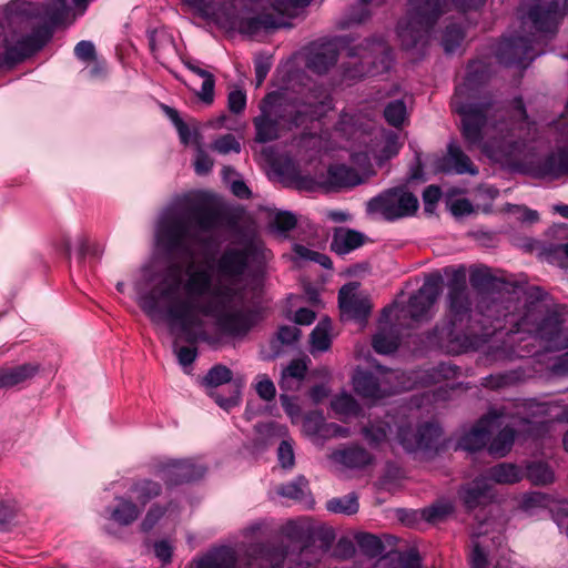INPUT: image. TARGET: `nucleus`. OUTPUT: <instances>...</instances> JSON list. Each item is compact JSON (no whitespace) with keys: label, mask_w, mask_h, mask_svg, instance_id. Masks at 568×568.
Wrapping results in <instances>:
<instances>
[{"label":"nucleus","mask_w":568,"mask_h":568,"mask_svg":"<svg viewBox=\"0 0 568 568\" xmlns=\"http://www.w3.org/2000/svg\"><path fill=\"white\" fill-rule=\"evenodd\" d=\"M331 327V320L328 317H324L313 328L310 335V342L314 349L320 352H326L329 349L332 345V339L329 335Z\"/></svg>","instance_id":"c03bdc74"},{"label":"nucleus","mask_w":568,"mask_h":568,"mask_svg":"<svg viewBox=\"0 0 568 568\" xmlns=\"http://www.w3.org/2000/svg\"><path fill=\"white\" fill-rule=\"evenodd\" d=\"M213 315L219 331L231 337L246 336L260 321V312L252 307L214 311Z\"/></svg>","instance_id":"f3484780"},{"label":"nucleus","mask_w":568,"mask_h":568,"mask_svg":"<svg viewBox=\"0 0 568 568\" xmlns=\"http://www.w3.org/2000/svg\"><path fill=\"white\" fill-rule=\"evenodd\" d=\"M372 346L377 354L388 355L398 349L399 339L394 334L378 332L373 336Z\"/></svg>","instance_id":"8fccbe9b"},{"label":"nucleus","mask_w":568,"mask_h":568,"mask_svg":"<svg viewBox=\"0 0 568 568\" xmlns=\"http://www.w3.org/2000/svg\"><path fill=\"white\" fill-rule=\"evenodd\" d=\"M405 115L406 105L402 100L390 101L384 109L386 122L394 128H399L404 123Z\"/></svg>","instance_id":"5fc2aeb1"},{"label":"nucleus","mask_w":568,"mask_h":568,"mask_svg":"<svg viewBox=\"0 0 568 568\" xmlns=\"http://www.w3.org/2000/svg\"><path fill=\"white\" fill-rule=\"evenodd\" d=\"M203 320L176 321L174 332H170L174 336V345L180 342L187 345H196L200 341L206 339V332L203 329Z\"/></svg>","instance_id":"7c9ffc66"},{"label":"nucleus","mask_w":568,"mask_h":568,"mask_svg":"<svg viewBox=\"0 0 568 568\" xmlns=\"http://www.w3.org/2000/svg\"><path fill=\"white\" fill-rule=\"evenodd\" d=\"M69 13L67 0H49L42 4L40 14L51 26L61 24Z\"/></svg>","instance_id":"37998d69"},{"label":"nucleus","mask_w":568,"mask_h":568,"mask_svg":"<svg viewBox=\"0 0 568 568\" xmlns=\"http://www.w3.org/2000/svg\"><path fill=\"white\" fill-rule=\"evenodd\" d=\"M229 396H223L217 392H211L210 396L223 409L229 410L240 404L242 381H233L232 371L222 364L212 366L202 379V384L210 388H216L224 384H230Z\"/></svg>","instance_id":"dca6fc26"},{"label":"nucleus","mask_w":568,"mask_h":568,"mask_svg":"<svg viewBox=\"0 0 568 568\" xmlns=\"http://www.w3.org/2000/svg\"><path fill=\"white\" fill-rule=\"evenodd\" d=\"M200 314L210 316L214 314L212 303L201 304L194 297L179 298L162 310L160 315L168 321L170 332H174L176 321L202 320Z\"/></svg>","instance_id":"4be33fe9"},{"label":"nucleus","mask_w":568,"mask_h":568,"mask_svg":"<svg viewBox=\"0 0 568 568\" xmlns=\"http://www.w3.org/2000/svg\"><path fill=\"white\" fill-rule=\"evenodd\" d=\"M469 283L476 292L475 297L484 305H498L504 312L500 318L505 322L510 311L515 308L511 294H516L520 284L513 278H498L488 268H475L470 272Z\"/></svg>","instance_id":"9d476101"},{"label":"nucleus","mask_w":568,"mask_h":568,"mask_svg":"<svg viewBox=\"0 0 568 568\" xmlns=\"http://www.w3.org/2000/svg\"><path fill=\"white\" fill-rule=\"evenodd\" d=\"M491 486L486 478H476L458 490V497L467 510H474L490 498Z\"/></svg>","instance_id":"bb28decb"},{"label":"nucleus","mask_w":568,"mask_h":568,"mask_svg":"<svg viewBox=\"0 0 568 568\" xmlns=\"http://www.w3.org/2000/svg\"><path fill=\"white\" fill-rule=\"evenodd\" d=\"M366 235L348 227H337L334 231L331 250L338 255H345L363 246Z\"/></svg>","instance_id":"c85d7f7f"},{"label":"nucleus","mask_w":568,"mask_h":568,"mask_svg":"<svg viewBox=\"0 0 568 568\" xmlns=\"http://www.w3.org/2000/svg\"><path fill=\"white\" fill-rule=\"evenodd\" d=\"M354 388L363 397L373 398L378 395L379 384L373 374L362 372L354 377Z\"/></svg>","instance_id":"09e8293b"},{"label":"nucleus","mask_w":568,"mask_h":568,"mask_svg":"<svg viewBox=\"0 0 568 568\" xmlns=\"http://www.w3.org/2000/svg\"><path fill=\"white\" fill-rule=\"evenodd\" d=\"M116 500L118 505L111 510L110 518L121 526H129L134 523L141 514L138 504L124 497H116Z\"/></svg>","instance_id":"c9c22d12"},{"label":"nucleus","mask_w":568,"mask_h":568,"mask_svg":"<svg viewBox=\"0 0 568 568\" xmlns=\"http://www.w3.org/2000/svg\"><path fill=\"white\" fill-rule=\"evenodd\" d=\"M272 224L280 232H290L295 229L297 219L292 212L280 211L275 214Z\"/></svg>","instance_id":"0e129e2a"},{"label":"nucleus","mask_w":568,"mask_h":568,"mask_svg":"<svg viewBox=\"0 0 568 568\" xmlns=\"http://www.w3.org/2000/svg\"><path fill=\"white\" fill-rule=\"evenodd\" d=\"M331 406L334 412L345 415L356 414L359 408L356 399L348 394H342L335 397L332 400Z\"/></svg>","instance_id":"13d9d810"},{"label":"nucleus","mask_w":568,"mask_h":568,"mask_svg":"<svg viewBox=\"0 0 568 568\" xmlns=\"http://www.w3.org/2000/svg\"><path fill=\"white\" fill-rule=\"evenodd\" d=\"M443 277L438 272L426 276L423 285L414 293L407 304V313L414 321L424 320L439 296Z\"/></svg>","instance_id":"6ab92c4d"},{"label":"nucleus","mask_w":568,"mask_h":568,"mask_svg":"<svg viewBox=\"0 0 568 568\" xmlns=\"http://www.w3.org/2000/svg\"><path fill=\"white\" fill-rule=\"evenodd\" d=\"M390 432L392 426L387 420L374 419L368 420V423L362 427L361 433L368 445L376 448L387 440Z\"/></svg>","instance_id":"4c0bfd02"},{"label":"nucleus","mask_w":568,"mask_h":568,"mask_svg":"<svg viewBox=\"0 0 568 568\" xmlns=\"http://www.w3.org/2000/svg\"><path fill=\"white\" fill-rule=\"evenodd\" d=\"M327 182L334 187H351L362 183L358 172L346 164H332L327 169Z\"/></svg>","instance_id":"473e14b6"},{"label":"nucleus","mask_w":568,"mask_h":568,"mask_svg":"<svg viewBox=\"0 0 568 568\" xmlns=\"http://www.w3.org/2000/svg\"><path fill=\"white\" fill-rule=\"evenodd\" d=\"M333 459L347 468H364L374 460L373 455L362 446L353 445L335 450Z\"/></svg>","instance_id":"2f4dec72"},{"label":"nucleus","mask_w":568,"mask_h":568,"mask_svg":"<svg viewBox=\"0 0 568 568\" xmlns=\"http://www.w3.org/2000/svg\"><path fill=\"white\" fill-rule=\"evenodd\" d=\"M459 367L447 362H440L436 366L432 367L427 372V377L433 384L440 383L442 381H448L458 375Z\"/></svg>","instance_id":"864d4df0"},{"label":"nucleus","mask_w":568,"mask_h":568,"mask_svg":"<svg viewBox=\"0 0 568 568\" xmlns=\"http://www.w3.org/2000/svg\"><path fill=\"white\" fill-rule=\"evenodd\" d=\"M307 366L302 359H293L287 365V367L282 372L281 381H280V387L282 389H290V381L291 379H297L302 381L304 379L306 375Z\"/></svg>","instance_id":"603ef678"},{"label":"nucleus","mask_w":568,"mask_h":568,"mask_svg":"<svg viewBox=\"0 0 568 568\" xmlns=\"http://www.w3.org/2000/svg\"><path fill=\"white\" fill-rule=\"evenodd\" d=\"M386 0H359L355 7L351 9L348 19L352 23H363L371 17V11L367 4L382 6Z\"/></svg>","instance_id":"4d7b16f0"},{"label":"nucleus","mask_w":568,"mask_h":568,"mask_svg":"<svg viewBox=\"0 0 568 568\" xmlns=\"http://www.w3.org/2000/svg\"><path fill=\"white\" fill-rule=\"evenodd\" d=\"M532 28L539 33L555 34L562 22V12L559 10V0L537 2L527 12Z\"/></svg>","instance_id":"5701e85b"},{"label":"nucleus","mask_w":568,"mask_h":568,"mask_svg":"<svg viewBox=\"0 0 568 568\" xmlns=\"http://www.w3.org/2000/svg\"><path fill=\"white\" fill-rule=\"evenodd\" d=\"M463 90L457 91L453 101V111L460 116V133L468 150L479 148L484 141V129L493 125L500 133H508L515 123L527 120L528 114L521 97L510 101H496L485 95L480 101L460 99Z\"/></svg>","instance_id":"7ed1b4c3"},{"label":"nucleus","mask_w":568,"mask_h":568,"mask_svg":"<svg viewBox=\"0 0 568 568\" xmlns=\"http://www.w3.org/2000/svg\"><path fill=\"white\" fill-rule=\"evenodd\" d=\"M301 329L293 325H281L276 333V341L282 345H293L301 337Z\"/></svg>","instance_id":"774afa93"},{"label":"nucleus","mask_w":568,"mask_h":568,"mask_svg":"<svg viewBox=\"0 0 568 568\" xmlns=\"http://www.w3.org/2000/svg\"><path fill=\"white\" fill-rule=\"evenodd\" d=\"M166 511L168 507L153 504L141 523V530L143 532L151 531Z\"/></svg>","instance_id":"680f3d73"},{"label":"nucleus","mask_w":568,"mask_h":568,"mask_svg":"<svg viewBox=\"0 0 568 568\" xmlns=\"http://www.w3.org/2000/svg\"><path fill=\"white\" fill-rule=\"evenodd\" d=\"M206 473V466L193 458L165 459L154 465V474L159 476L168 487L196 481Z\"/></svg>","instance_id":"4468645a"},{"label":"nucleus","mask_w":568,"mask_h":568,"mask_svg":"<svg viewBox=\"0 0 568 568\" xmlns=\"http://www.w3.org/2000/svg\"><path fill=\"white\" fill-rule=\"evenodd\" d=\"M515 437L516 430L513 427H504L491 440L489 439V454L495 457L506 456L513 448Z\"/></svg>","instance_id":"a19ab883"},{"label":"nucleus","mask_w":568,"mask_h":568,"mask_svg":"<svg viewBox=\"0 0 568 568\" xmlns=\"http://www.w3.org/2000/svg\"><path fill=\"white\" fill-rule=\"evenodd\" d=\"M82 72L91 81H103L109 73L106 60L97 58Z\"/></svg>","instance_id":"052dcab7"},{"label":"nucleus","mask_w":568,"mask_h":568,"mask_svg":"<svg viewBox=\"0 0 568 568\" xmlns=\"http://www.w3.org/2000/svg\"><path fill=\"white\" fill-rule=\"evenodd\" d=\"M508 333H535L550 348H568V333H564L562 315L540 302H530L519 310L515 304L504 322Z\"/></svg>","instance_id":"20e7f679"},{"label":"nucleus","mask_w":568,"mask_h":568,"mask_svg":"<svg viewBox=\"0 0 568 568\" xmlns=\"http://www.w3.org/2000/svg\"><path fill=\"white\" fill-rule=\"evenodd\" d=\"M523 172L535 178H560L568 175V148H561L542 159L527 161L523 164Z\"/></svg>","instance_id":"412c9836"},{"label":"nucleus","mask_w":568,"mask_h":568,"mask_svg":"<svg viewBox=\"0 0 568 568\" xmlns=\"http://www.w3.org/2000/svg\"><path fill=\"white\" fill-rule=\"evenodd\" d=\"M355 541L361 551L369 558L382 556L385 551L384 542L374 534L358 532L355 535Z\"/></svg>","instance_id":"49530a36"},{"label":"nucleus","mask_w":568,"mask_h":568,"mask_svg":"<svg viewBox=\"0 0 568 568\" xmlns=\"http://www.w3.org/2000/svg\"><path fill=\"white\" fill-rule=\"evenodd\" d=\"M213 149L221 154H227L230 152L240 153L241 144L233 134L227 133L214 141Z\"/></svg>","instance_id":"e2e57ef3"},{"label":"nucleus","mask_w":568,"mask_h":568,"mask_svg":"<svg viewBox=\"0 0 568 568\" xmlns=\"http://www.w3.org/2000/svg\"><path fill=\"white\" fill-rule=\"evenodd\" d=\"M267 260V250L262 242L245 239L240 246L227 245L215 261L217 275L231 282L240 281L251 265H262Z\"/></svg>","instance_id":"1a4fd4ad"},{"label":"nucleus","mask_w":568,"mask_h":568,"mask_svg":"<svg viewBox=\"0 0 568 568\" xmlns=\"http://www.w3.org/2000/svg\"><path fill=\"white\" fill-rule=\"evenodd\" d=\"M212 275L206 270H197L192 272L183 288L189 297L199 300L211 292Z\"/></svg>","instance_id":"f704fd0d"},{"label":"nucleus","mask_w":568,"mask_h":568,"mask_svg":"<svg viewBox=\"0 0 568 568\" xmlns=\"http://www.w3.org/2000/svg\"><path fill=\"white\" fill-rule=\"evenodd\" d=\"M409 10L397 22V37L404 50H412L428 39L429 31L444 13L440 0H409Z\"/></svg>","instance_id":"423d86ee"},{"label":"nucleus","mask_w":568,"mask_h":568,"mask_svg":"<svg viewBox=\"0 0 568 568\" xmlns=\"http://www.w3.org/2000/svg\"><path fill=\"white\" fill-rule=\"evenodd\" d=\"M532 41L529 37L514 36L503 39L496 49V58L506 67L527 68L535 59Z\"/></svg>","instance_id":"a211bd4d"},{"label":"nucleus","mask_w":568,"mask_h":568,"mask_svg":"<svg viewBox=\"0 0 568 568\" xmlns=\"http://www.w3.org/2000/svg\"><path fill=\"white\" fill-rule=\"evenodd\" d=\"M276 493L284 498L303 501L310 494L308 480L305 476L300 475L292 481L280 485Z\"/></svg>","instance_id":"79ce46f5"},{"label":"nucleus","mask_w":568,"mask_h":568,"mask_svg":"<svg viewBox=\"0 0 568 568\" xmlns=\"http://www.w3.org/2000/svg\"><path fill=\"white\" fill-rule=\"evenodd\" d=\"M39 372V365L23 363L13 366H0V388L10 389L20 387L30 382Z\"/></svg>","instance_id":"a878e982"},{"label":"nucleus","mask_w":568,"mask_h":568,"mask_svg":"<svg viewBox=\"0 0 568 568\" xmlns=\"http://www.w3.org/2000/svg\"><path fill=\"white\" fill-rule=\"evenodd\" d=\"M328 549L298 550L288 556L285 547L266 544L253 545L241 560L239 568H318Z\"/></svg>","instance_id":"0eeeda50"},{"label":"nucleus","mask_w":568,"mask_h":568,"mask_svg":"<svg viewBox=\"0 0 568 568\" xmlns=\"http://www.w3.org/2000/svg\"><path fill=\"white\" fill-rule=\"evenodd\" d=\"M439 436L440 428L434 423L426 422L416 429L414 443L406 442V445L418 450H432L436 448Z\"/></svg>","instance_id":"72a5a7b5"},{"label":"nucleus","mask_w":568,"mask_h":568,"mask_svg":"<svg viewBox=\"0 0 568 568\" xmlns=\"http://www.w3.org/2000/svg\"><path fill=\"white\" fill-rule=\"evenodd\" d=\"M453 510L454 508L449 503H437L425 508L423 510V517L426 521L435 524L446 519Z\"/></svg>","instance_id":"6e6d98bb"},{"label":"nucleus","mask_w":568,"mask_h":568,"mask_svg":"<svg viewBox=\"0 0 568 568\" xmlns=\"http://www.w3.org/2000/svg\"><path fill=\"white\" fill-rule=\"evenodd\" d=\"M326 509L334 514L354 515L359 509L358 496L353 491L342 497H334L326 501Z\"/></svg>","instance_id":"a18cd8bd"},{"label":"nucleus","mask_w":568,"mask_h":568,"mask_svg":"<svg viewBox=\"0 0 568 568\" xmlns=\"http://www.w3.org/2000/svg\"><path fill=\"white\" fill-rule=\"evenodd\" d=\"M182 272L181 263H169L160 273L159 282L141 295L140 307L151 321H155L162 313L161 301H168L171 304L180 298V290L184 285Z\"/></svg>","instance_id":"9b49d317"},{"label":"nucleus","mask_w":568,"mask_h":568,"mask_svg":"<svg viewBox=\"0 0 568 568\" xmlns=\"http://www.w3.org/2000/svg\"><path fill=\"white\" fill-rule=\"evenodd\" d=\"M73 52L75 58L83 62H91L98 58L95 45L89 40L78 42Z\"/></svg>","instance_id":"69168bd1"},{"label":"nucleus","mask_w":568,"mask_h":568,"mask_svg":"<svg viewBox=\"0 0 568 568\" xmlns=\"http://www.w3.org/2000/svg\"><path fill=\"white\" fill-rule=\"evenodd\" d=\"M130 491L134 495L138 506L140 505L142 509L152 499L161 495L162 485L148 478L139 479L132 484Z\"/></svg>","instance_id":"e433bc0d"},{"label":"nucleus","mask_w":568,"mask_h":568,"mask_svg":"<svg viewBox=\"0 0 568 568\" xmlns=\"http://www.w3.org/2000/svg\"><path fill=\"white\" fill-rule=\"evenodd\" d=\"M487 477L496 484L510 485L519 483L524 477V473L515 464L500 463L488 469Z\"/></svg>","instance_id":"ea45409f"},{"label":"nucleus","mask_w":568,"mask_h":568,"mask_svg":"<svg viewBox=\"0 0 568 568\" xmlns=\"http://www.w3.org/2000/svg\"><path fill=\"white\" fill-rule=\"evenodd\" d=\"M278 463L283 468H292L295 464V456L292 443L283 439L277 448Z\"/></svg>","instance_id":"338daca9"},{"label":"nucleus","mask_w":568,"mask_h":568,"mask_svg":"<svg viewBox=\"0 0 568 568\" xmlns=\"http://www.w3.org/2000/svg\"><path fill=\"white\" fill-rule=\"evenodd\" d=\"M527 479L535 486H546L554 481L552 469L542 462H532L526 469Z\"/></svg>","instance_id":"de8ad7c7"},{"label":"nucleus","mask_w":568,"mask_h":568,"mask_svg":"<svg viewBox=\"0 0 568 568\" xmlns=\"http://www.w3.org/2000/svg\"><path fill=\"white\" fill-rule=\"evenodd\" d=\"M489 79V70L488 67L480 61H471L467 65V73L465 77V81L462 85H458L455 90V93L450 101V108L453 109V101L457 97V91L463 90L460 93V99L464 101H480L485 97L477 98L475 93L478 89L484 85Z\"/></svg>","instance_id":"393cba45"},{"label":"nucleus","mask_w":568,"mask_h":568,"mask_svg":"<svg viewBox=\"0 0 568 568\" xmlns=\"http://www.w3.org/2000/svg\"><path fill=\"white\" fill-rule=\"evenodd\" d=\"M443 170L473 176L479 173L478 168L473 163L470 158L455 143H449L447 146V155L444 158Z\"/></svg>","instance_id":"cd10ccee"},{"label":"nucleus","mask_w":568,"mask_h":568,"mask_svg":"<svg viewBox=\"0 0 568 568\" xmlns=\"http://www.w3.org/2000/svg\"><path fill=\"white\" fill-rule=\"evenodd\" d=\"M236 225L234 217L205 202H195L184 210H169L159 220L156 244L170 257L190 253V242L210 247L213 236L199 237V233H211L222 225Z\"/></svg>","instance_id":"f03ea898"},{"label":"nucleus","mask_w":568,"mask_h":568,"mask_svg":"<svg viewBox=\"0 0 568 568\" xmlns=\"http://www.w3.org/2000/svg\"><path fill=\"white\" fill-rule=\"evenodd\" d=\"M327 98L328 95L325 94L322 100L310 102L307 108L292 110L286 119L280 109L274 105L277 99L276 93H267L260 102V114L253 119L255 142L265 144L276 141L281 138L284 129L291 130L306 124L320 114L317 106L323 108Z\"/></svg>","instance_id":"39448f33"},{"label":"nucleus","mask_w":568,"mask_h":568,"mask_svg":"<svg viewBox=\"0 0 568 568\" xmlns=\"http://www.w3.org/2000/svg\"><path fill=\"white\" fill-rule=\"evenodd\" d=\"M465 38L464 29L458 23H449L446 26L443 37L442 44L446 52H454L463 42Z\"/></svg>","instance_id":"3c124183"},{"label":"nucleus","mask_w":568,"mask_h":568,"mask_svg":"<svg viewBox=\"0 0 568 568\" xmlns=\"http://www.w3.org/2000/svg\"><path fill=\"white\" fill-rule=\"evenodd\" d=\"M365 47L349 49L351 60L342 64L344 81L356 82L365 77L387 72L393 62L392 49L382 40L366 39Z\"/></svg>","instance_id":"6e6552de"},{"label":"nucleus","mask_w":568,"mask_h":568,"mask_svg":"<svg viewBox=\"0 0 568 568\" xmlns=\"http://www.w3.org/2000/svg\"><path fill=\"white\" fill-rule=\"evenodd\" d=\"M419 207L418 199L405 185L384 190L366 203L367 214H379L387 222L413 216Z\"/></svg>","instance_id":"f8f14e48"},{"label":"nucleus","mask_w":568,"mask_h":568,"mask_svg":"<svg viewBox=\"0 0 568 568\" xmlns=\"http://www.w3.org/2000/svg\"><path fill=\"white\" fill-rule=\"evenodd\" d=\"M281 532L288 540L300 544L303 554L312 549H329L335 539L332 529L297 520H288L282 526Z\"/></svg>","instance_id":"ddd939ff"},{"label":"nucleus","mask_w":568,"mask_h":568,"mask_svg":"<svg viewBox=\"0 0 568 568\" xmlns=\"http://www.w3.org/2000/svg\"><path fill=\"white\" fill-rule=\"evenodd\" d=\"M500 417L496 410L488 412L471 429L458 439V448L466 452H478L486 447L490 439L491 427Z\"/></svg>","instance_id":"b1692460"},{"label":"nucleus","mask_w":568,"mask_h":568,"mask_svg":"<svg viewBox=\"0 0 568 568\" xmlns=\"http://www.w3.org/2000/svg\"><path fill=\"white\" fill-rule=\"evenodd\" d=\"M498 305H484L467 286L466 268L453 270L447 282L445 313L433 329V339L447 354L459 355L476 349L483 337L505 328Z\"/></svg>","instance_id":"f257e3e1"},{"label":"nucleus","mask_w":568,"mask_h":568,"mask_svg":"<svg viewBox=\"0 0 568 568\" xmlns=\"http://www.w3.org/2000/svg\"><path fill=\"white\" fill-rule=\"evenodd\" d=\"M312 0H273V9L281 16L293 17L300 8L307 7Z\"/></svg>","instance_id":"bf43d9fd"},{"label":"nucleus","mask_w":568,"mask_h":568,"mask_svg":"<svg viewBox=\"0 0 568 568\" xmlns=\"http://www.w3.org/2000/svg\"><path fill=\"white\" fill-rule=\"evenodd\" d=\"M337 60V51L335 49L327 48L312 52L306 59V67L314 73L325 74L336 64Z\"/></svg>","instance_id":"58836bf2"},{"label":"nucleus","mask_w":568,"mask_h":568,"mask_svg":"<svg viewBox=\"0 0 568 568\" xmlns=\"http://www.w3.org/2000/svg\"><path fill=\"white\" fill-rule=\"evenodd\" d=\"M359 283L349 282L338 291V307L343 316L354 320L359 324L367 322L373 304L368 296L356 294Z\"/></svg>","instance_id":"aec40b11"},{"label":"nucleus","mask_w":568,"mask_h":568,"mask_svg":"<svg viewBox=\"0 0 568 568\" xmlns=\"http://www.w3.org/2000/svg\"><path fill=\"white\" fill-rule=\"evenodd\" d=\"M53 31L50 26H39L19 39L14 44L6 45L2 57V65L13 68L26 59L39 52L52 38Z\"/></svg>","instance_id":"2eb2a0df"},{"label":"nucleus","mask_w":568,"mask_h":568,"mask_svg":"<svg viewBox=\"0 0 568 568\" xmlns=\"http://www.w3.org/2000/svg\"><path fill=\"white\" fill-rule=\"evenodd\" d=\"M193 564L196 568H235L237 557L231 547L222 546L193 560Z\"/></svg>","instance_id":"c756f323"}]
</instances>
